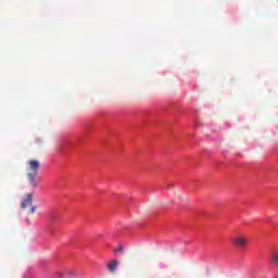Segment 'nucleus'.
<instances>
[{"label": "nucleus", "instance_id": "nucleus-7", "mask_svg": "<svg viewBox=\"0 0 278 278\" xmlns=\"http://www.w3.org/2000/svg\"><path fill=\"white\" fill-rule=\"evenodd\" d=\"M36 213V206H30L29 214H35Z\"/></svg>", "mask_w": 278, "mask_h": 278}, {"label": "nucleus", "instance_id": "nucleus-5", "mask_svg": "<svg viewBox=\"0 0 278 278\" xmlns=\"http://www.w3.org/2000/svg\"><path fill=\"white\" fill-rule=\"evenodd\" d=\"M269 260H270L271 264H275V266H278V251L277 250H274L270 252Z\"/></svg>", "mask_w": 278, "mask_h": 278}, {"label": "nucleus", "instance_id": "nucleus-6", "mask_svg": "<svg viewBox=\"0 0 278 278\" xmlns=\"http://www.w3.org/2000/svg\"><path fill=\"white\" fill-rule=\"evenodd\" d=\"M123 251H125V248L123 245H117L114 250L113 253L118 254V253H123Z\"/></svg>", "mask_w": 278, "mask_h": 278}, {"label": "nucleus", "instance_id": "nucleus-8", "mask_svg": "<svg viewBox=\"0 0 278 278\" xmlns=\"http://www.w3.org/2000/svg\"><path fill=\"white\" fill-rule=\"evenodd\" d=\"M67 275H68L70 277H75V271L68 270V271H67Z\"/></svg>", "mask_w": 278, "mask_h": 278}, {"label": "nucleus", "instance_id": "nucleus-4", "mask_svg": "<svg viewBox=\"0 0 278 278\" xmlns=\"http://www.w3.org/2000/svg\"><path fill=\"white\" fill-rule=\"evenodd\" d=\"M116 268H118V261L116 260H112L109 264H108V270L110 273H115Z\"/></svg>", "mask_w": 278, "mask_h": 278}, {"label": "nucleus", "instance_id": "nucleus-3", "mask_svg": "<svg viewBox=\"0 0 278 278\" xmlns=\"http://www.w3.org/2000/svg\"><path fill=\"white\" fill-rule=\"evenodd\" d=\"M31 201H34V193L26 194L22 202L23 210H25L27 207H31Z\"/></svg>", "mask_w": 278, "mask_h": 278}, {"label": "nucleus", "instance_id": "nucleus-1", "mask_svg": "<svg viewBox=\"0 0 278 278\" xmlns=\"http://www.w3.org/2000/svg\"><path fill=\"white\" fill-rule=\"evenodd\" d=\"M38 168H40V163L36 160H31L28 162V181L33 188H36L38 186V182L36 181V175L38 173Z\"/></svg>", "mask_w": 278, "mask_h": 278}, {"label": "nucleus", "instance_id": "nucleus-2", "mask_svg": "<svg viewBox=\"0 0 278 278\" xmlns=\"http://www.w3.org/2000/svg\"><path fill=\"white\" fill-rule=\"evenodd\" d=\"M232 244H235L237 249H247L249 245V239L242 235H238L233 237Z\"/></svg>", "mask_w": 278, "mask_h": 278}]
</instances>
